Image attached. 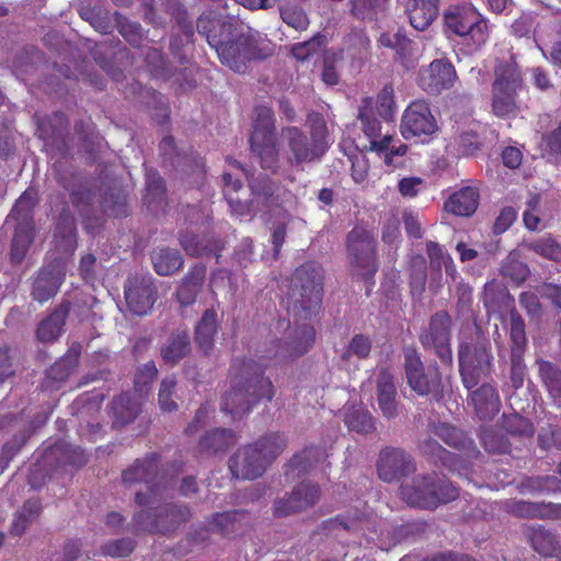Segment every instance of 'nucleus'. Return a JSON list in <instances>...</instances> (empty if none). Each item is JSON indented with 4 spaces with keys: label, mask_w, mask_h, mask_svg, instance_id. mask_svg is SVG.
Masks as SVG:
<instances>
[{
    "label": "nucleus",
    "mask_w": 561,
    "mask_h": 561,
    "mask_svg": "<svg viewBox=\"0 0 561 561\" xmlns=\"http://www.w3.org/2000/svg\"><path fill=\"white\" fill-rule=\"evenodd\" d=\"M316 341V330L304 324L294 331L290 341L275 340L257 358L238 357L229 368L230 388L221 398V411L240 419L262 401L271 402L275 397L272 380L265 371L272 363L280 364L305 355Z\"/></svg>",
    "instance_id": "f257e3e1"
},
{
    "label": "nucleus",
    "mask_w": 561,
    "mask_h": 561,
    "mask_svg": "<svg viewBox=\"0 0 561 561\" xmlns=\"http://www.w3.org/2000/svg\"><path fill=\"white\" fill-rule=\"evenodd\" d=\"M69 126L67 115L57 111L38 122L37 133L45 147L51 152V158H58L53 164L56 182L70 193L71 203L77 206L84 194L77 187L78 173L75 170L65 169L61 162L70 157Z\"/></svg>",
    "instance_id": "f03ea898"
},
{
    "label": "nucleus",
    "mask_w": 561,
    "mask_h": 561,
    "mask_svg": "<svg viewBox=\"0 0 561 561\" xmlns=\"http://www.w3.org/2000/svg\"><path fill=\"white\" fill-rule=\"evenodd\" d=\"M160 493H136L135 501L140 508L126 530L133 535L168 534L187 522L192 514L188 507L172 503L161 504Z\"/></svg>",
    "instance_id": "7ed1b4c3"
},
{
    "label": "nucleus",
    "mask_w": 561,
    "mask_h": 561,
    "mask_svg": "<svg viewBox=\"0 0 561 561\" xmlns=\"http://www.w3.org/2000/svg\"><path fill=\"white\" fill-rule=\"evenodd\" d=\"M288 439L280 432H271L252 444L240 447L229 458V469L237 479L255 480L287 448Z\"/></svg>",
    "instance_id": "20e7f679"
},
{
    "label": "nucleus",
    "mask_w": 561,
    "mask_h": 561,
    "mask_svg": "<svg viewBox=\"0 0 561 561\" xmlns=\"http://www.w3.org/2000/svg\"><path fill=\"white\" fill-rule=\"evenodd\" d=\"M491 84V113L501 119L516 117L522 110L519 93L525 82L519 67L507 60H497Z\"/></svg>",
    "instance_id": "39448f33"
},
{
    "label": "nucleus",
    "mask_w": 561,
    "mask_h": 561,
    "mask_svg": "<svg viewBox=\"0 0 561 561\" xmlns=\"http://www.w3.org/2000/svg\"><path fill=\"white\" fill-rule=\"evenodd\" d=\"M324 272L320 263L307 261L293 272L289 286V298L293 309H300L302 318L316 314L322 305Z\"/></svg>",
    "instance_id": "423d86ee"
},
{
    "label": "nucleus",
    "mask_w": 561,
    "mask_h": 561,
    "mask_svg": "<svg viewBox=\"0 0 561 561\" xmlns=\"http://www.w3.org/2000/svg\"><path fill=\"white\" fill-rule=\"evenodd\" d=\"M254 112L253 130L249 138L250 150L259 159L262 169L275 174L280 163L274 112L265 105L256 106Z\"/></svg>",
    "instance_id": "0eeeda50"
},
{
    "label": "nucleus",
    "mask_w": 561,
    "mask_h": 561,
    "mask_svg": "<svg viewBox=\"0 0 561 561\" xmlns=\"http://www.w3.org/2000/svg\"><path fill=\"white\" fill-rule=\"evenodd\" d=\"M445 32L481 47L490 38L488 20L470 3L450 4L443 11Z\"/></svg>",
    "instance_id": "6e6552de"
},
{
    "label": "nucleus",
    "mask_w": 561,
    "mask_h": 561,
    "mask_svg": "<svg viewBox=\"0 0 561 561\" xmlns=\"http://www.w3.org/2000/svg\"><path fill=\"white\" fill-rule=\"evenodd\" d=\"M181 471L182 463L179 461L165 463L160 468V455L150 453L124 470L122 480L126 488L145 483L147 491H158L159 486L167 488Z\"/></svg>",
    "instance_id": "1a4fd4ad"
},
{
    "label": "nucleus",
    "mask_w": 561,
    "mask_h": 561,
    "mask_svg": "<svg viewBox=\"0 0 561 561\" xmlns=\"http://www.w3.org/2000/svg\"><path fill=\"white\" fill-rule=\"evenodd\" d=\"M346 249L354 274L373 287L379 267L374 234L362 226L354 227L347 233Z\"/></svg>",
    "instance_id": "9d476101"
},
{
    "label": "nucleus",
    "mask_w": 561,
    "mask_h": 561,
    "mask_svg": "<svg viewBox=\"0 0 561 561\" xmlns=\"http://www.w3.org/2000/svg\"><path fill=\"white\" fill-rule=\"evenodd\" d=\"M404 374L411 390L420 397H430L431 400L439 402L444 399V386L442 374L437 366L425 369L421 354L414 346L403 348Z\"/></svg>",
    "instance_id": "9b49d317"
},
{
    "label": "nucleus",
    "mask_w": 561,
    "mask_h": 561,
    "mask_svg": "<svg viewBox=\"0 0 561 561\" xmlns=\"http://www.w3.org/2000/svg\"><path fill=\"white\" fill-rule=\"evenodd\" d=\"M453 320L446 310L433 313L425 328L420 331L419 341L424 351L434 352L446 366L453 365L451 351Z\"/></svg>",
    "instance_id": "f8f14e48"
},
{
    "label": "nucleus",
    "mask_w": 561,
    "mask_h": 561,
    "mask_svg": "<svg viewBox=\"0 0 561 561\" xmlns=\"http://www.w3.org/2000/svg\"><path fill=\"white\" fill-rule=\"evenodd\" d=\"M459 373L463 387L468 390L491 373L492 355L484 343L462 342L458 348Z\"/></svg>",
    "instance_id": "ddd939ff"
},
{
    "label": "nucleus",
    "mask_w": 561,
    "mask_h": 561,
    "mask_svg": "<svg viewBox=\"0 0 561 561\" xmlns=\"http://www.w3.org/2000/svg\"><path fill=\"white\" fill-rule=\"evenodd\" d=\"M280 137L287 148V162L290 165L317 161L327 150L325 144L314 134L309 138L296 126L283 127Z\"/></svg>",
    "instance_id": "4468645a"
},
{
    "label": "nucleus",
    "mask_w": 561,
    "mask_h": 561,
    "mask_svg": "<svg viewBox=\"0 0 561 561\" xmlns=\"http://www.w3.org/2000/svg\"><path fill=\"white\" fill-rule=\"evenodd\" d=\"M400 131L404 139H421L428 141L438 131V124L432 113L430 103L425 100H415L404 110Z\"/></svg>",
    "instance_id": "2eb2a0df"
},
{
    "label": "nucleus",
    "mask_w": 561,
    "mask_h": 561,
    "mask_svg": "<svg viewBox=\"0 0 561 561\" xmlns=\"http://www.w3.org/2000/svg\"><path fill=\"white\" fill-rule=\"evenodd\" d=\"M220 62L234 72L244 73L248 64L259 58L256 42L245 34L231 36L216 50Z\"/></svg>",
    "instance_id": "dca6fc26"
},
{
    "label": "nucleus",
    "mask_w": 561,
    "mask_h": 561,
    "mask_svg": "<svg viewBox=\"0 0 561 561\" xmlns=\"http://www.w3.org/2000/svg\"><path fill=\"white\" fill-rule=\"evenodd\" d=\"M510 339H511V371L510 381L514 390L520 389L524 385L526 365L524 352L527 346L525 322L519 312L513 308L510 311Z\"/></svg>",
    "instance_id": "f3484780"
},
{
    "label": "nucleus",
    "mask_w": 561,
    "mask_h": 561,
    "mask_svg": "<svg viewBox=\"0 0 561 561\" xmlns=\"http://www.w3.org/2000/svg\"><path fill=\"white\" fill-rule=\"evenodd\" d=\"M157 294L153 278L147 275L129 276L124 286L127 308L136 316H146L151 311Z\"/></svg>",
    "instance_id": "a211bd4d"
},
{
    "label": "nucleus",
    "mask_w": 561,
    "mask_h": 561,
    "mask_svg": "<svg viewBox=\"0 0 561 561\" xmlns=\"http://www.w3.org/2000/svg\"><path fill=\"white\" fill-rule=\"evenodd\" d=\"M416 471L413 457L402 448L385 447L377 461L378 477L386 482L398 481Z\"/></svg>",
    "instance_id": "6ab92c4d"
},
{
    "label": "nucleus",
    "mask_w": 561,
    "mask_h": 561,
    "mask_svg": "<svg viewBox=\"0 0 561 561\" xmlns=\"http://www.w3.org/2000/svg\"><path fill=\"white\" fill-rule=\"evenodd\" d=\"M432 433L449 447L456 449L459 457V471L468 470L471 461L481 456L474 442L461 430L447 423L433 425Z\"/></svg>",
    "instance_id": "aec40b11"
},
{
    "label": "nucleus",
    "mask_w": 561,
    "mask_h": 561,
    "mask_svg": "<svg viewBox=\"0 0 561 561\" xmlns=\"http://www.w3.org/2000/svg\"><path fill=\"white\" fill-rule=\"evenodd\" d=\"M457 72L447 59H435L419 72L417 84L428 94L438 95L454 87Z\"/></svg>",
    "instance_id": "412c9836"
},
{
    "label": "nucleus",
    "mask_w": 561,
    "mask_h": 561,
    "mask_svg": "<svg viewBox=\"0 0 561 561\" xmlns=\"http://www.w3.org/2000/svg\"><path fill=\"white\" fill-rule=\"evenodd\" d=\"M248 525V515L243 511L221 512L213 515L209 527H202L192 534L194 541H205L209 533H218L224 537H232L242 533Z\"/></svg>",
    "instance_id": "4be33fe9"
},
{
    "label": "nucleus",
    "mask_w": 561,
    "mask_h": 561,
    "mask_svg": "<svg viewBox=\"0 0 561 561\" xmlns=\"http://www.w3.org/2000/svg\"><path fill=\"white\" fill-rule=\"evenodd\" d=\"M44 461L57 468L79 469L87 465L88 456L81 447L57 440L44 451Z\"/></svg>",
    "instance_id": "5701e85b"
},
{
    "label": "nucleus",
    "mask_w": 561,
    "mask_h": 561,
    "mask_svg": "<svg viewBox=\"0 0 561 561\" xmlns=\"http://www.w3.org/2000/svg\"><path fill=\"white\" fill-rule=\"evenodd\" d=\"M328 458L327 450L321 446L310 445L296 453L285 465L286 481L301 480L317 463Z\"/></svg>",
    "instance_id": "b1692460"
},
{
    "label": "nucleus",
    "mask_w": 561,
    "mask_h": 561,
    "mask_svg": "<svg viewBox=\"0 0 561 561\" xmlns=\"http://www.w3.org/2000/svg\"><path fill=\"white\" fill-rule=\"evenodd\" d=\"M468 400L469 404L473 407L476 415L481 421L493 420L502 408L496 387L489 382H484L474 390H471Z\"/></svg>",
    "instance_id": "393cba45"
},
{
    "label": "nucleus",
    "mask_w": 561,
    "mask_h": 561,
    "mask_svg": "<svg viewBox=\"0 0 561 561\" xmlns=\"http://www.w3.org/2000/svg\"><path fill=\"white\" fill-rule=\"evenodd\" d=\"M410 25L420 32L426 31L439 15L440 0H402Z\"/></svg>",
    "instance_id": "a878e982"
},
{
    "label": "nucleus",
    "mask_w": 561,
    "mask_h": 561,
    "mask_svg": "<svg viewBox=\"0 0 561 561\" xmlns=\"http://www.w3.org/2000/svg\"><path fill=\"white\" fill-rule=\"evenodd\" d=\"M180 244L190 256H215L217 262L225 247L224 241L211 233L203 236L193 233L181 234Z\"/></svg>",
    "instance_id": "bb28decb"
},
{
    "label": "nucleus",
    "mask_w": 561,
    "mask_h": 561,
    "mask_svg": "<svg viewBox=\"0 0 561 561\" xmlns=\"http://www.w3.org/2000/svg\"><path fill=\"white\" fill-rule=\"evenodd\" d=\"M224 196L227 201L230 211L236 216H250L256 207L254 201H247L240 197V192L243 190V183L240 179L233 178L230 172H224Z\"/></svg>",
    "instance_id": "cd10ccee"
},
{
    "label": "nucleus",
    "mask_w": 561,
    "mask_h": 561,
    "mask_svg": "<svg viewBox=\"0 0 561 561\" xmlns=\"http://www.w3.org/2000/svg\"><path fill=\"white\" fill-rule=\"evenodd\" d=\"M416 449L420 455L425 457L436 467H445L450 471H459V457L444 448L436 439L431 436L419 439Z\"/></svg>",
    "instance_id": "c85d7f7f"
},
{
    "label": "nucleus",
    "mask_w": 561,
    "mask_h": 561,
    "mask_svg": "<svg viewBox=\"0 0 561 561\" xmlns=\"http://www.w3.org/2000/svg\"><path fill=\"white\" fill-rule=\"evenodd\" d=\"M506 511L519 518L553 519L561 517V504L553 503L512 501L506 503Z\"/></svg>",
    "instance_id": "c756f323"
},
{
    "label": "nucleus",
    "mask_w": 561,
    "mask_h": 561,
    "mask_svg": "<svg viewBox=\"0 0 561 561\" xmlns=\"http://www.w3.org/2000/svg\"><path fill=\"white\" fill-rule=\"evenodd\" d=\"M206 271L204 264L197 263L184 275L175 293L176 299L182 306H191L195 302L205 282Z\"/></svg>",
    "instance_id": "7c9ffc66"
},
{
    "label": "nucleus",
    "mask_w": 561,
    "mask_h": 561,
    "mask_svg": "<svg viewBox=\"0 0 561 561\" xmlns=\"http://www.w3.org/2000/svg\"><path fill=\"white\" fill-rule=\"evenodd\" d=\"M247 181L252 196L251 198H247V201L255 202L256 207L252 213V215H254L271 205L278 190V185L268 175L260 174L254 176L253 172L247 178Z\"/></svg>",
    "instance_id": "2f4dec72"
},
{
    "label": "nucleus",
    "mask_w": 561,
    "mask_h": 561,
    "mask_svg": "<svg viewBox=\"0 0 561 561\" xmlns=\"http://www.w3.org/2000/svg\"><path fill=\"white\" fill-rule=\"evenodd\" d=\"M61 283L62 277L55 266L42 267L33 282L31 296L34 300L44 304L58 293Z\"/></svg>",
    "instance_id": "473e14b6"
},
{
    "label": "nucleus",
    "mask_w": 561,
    "mask_h": 561,
    "mask_svg": "<svg viewBox=\"0 0 561 561\" xmlns=\"http://www.w3.org/2000/svg\"><path fill=\"white\" fill-rule=\"evenodd\" d=\"M218 329L217 311L214 308L206 309L194 330L195 343L203 354L209 355L213 351Z\"/></svg>",
    "instance_id": "72a5a7b5"
},
{
    "label": "nucleus",
    "mask_w": 561,
    "mask_h": 561,
    "mask_svg": "<svg viewBox=\"0 0 561 561\" xmlns=\"http://www.w3.org/2000/svg\"><path fill=\"white\" fill-rule=\"evenodd\" d=\"M237 442L238 436L232 430L213 428L199 438L198 449L207 455L226 454Z\"/></svg>",
    "instance_id": "f704fd0d"
},
{
    "label": "nucleus",
    "mask_w": 561,
    "mask_h": 561,
    "mask_svg": "<svg viewBox=\"0 0 561 561\" xmlns=\"http://www.w3.org/2000/svg\"><path fill=\"white\" fill-rule=\"evenodd\" d=\"M377 402L385 417L390 420L398 415L397 388L393 376L387 370L377 378Z\"/></svg>",
    "instance_id": "c9c22d12"
},
{
    "label": "nucleus",
    "mask_w": 561,
    "mask_h": 561,
    "mask_svg": "<svg viewBox=\"0 0 561 561\" xmlns=\"http://www.w3.org/2000/svg\"><path fill=\"white\" fill-rule=\"evenodd\" d=\"M70 308L71 304L69 301H62L47 318L39 322L36 336L41 342H53L60 335Z\"/></svg>",
    "instance_id": "e433bc0d"
},
{
    "label": "nucleus",
    "mask_w": 561,
    "mask_h": 561,
    "mask_svg": "<svg viewBox=\"0 0 561 561\" xmlns=\"http://www.w3.org/2000/svg\"><path fill=\"white\" fill-rule=\"evenodd\" d=\"M479 190L473 186H465L450 195L445 208L457 216L469 217L479 206Z\"/></svg>",
    "instance_id": "4c0bfd02"
},
{
    "label": "nucleus",
    "mask_w": 561,
    "mask_h": 561,
    "mask_svg": "<svg viewBox=\"0 0 561 561\" xmlns=\"http://www.w3.org/2000/svg\"><path fill=\"white\" fill-rule=\"evenodd\" d=\"M153 270L160 276H170L182 270L184 259L176 249L156 248L150 255Z\"/></svg>",
    "instance_id": "58836bf2"
},
{
    "label": "nucleus",
    "mask_w": 561,
    "mask_h": 561,
    "mask_svg": "<svg viewBox=\"0 0 561 561\" xmlns=\"http://www.w3.org/2000/svg\"><path fill=\"white\" fill-rule=\"evenodd\" d=\"M191 352V339L186 331L173 332L161 347L160 354L169 366H175Z\"/></svg>",
    "instance_id": "ea45409f"
},
{
    "label": "nucleus",
    "mask_w": 561,
    "mask_h": 561,
    "mask_svg": "<svg viewBox=\"0 0 561 561\" xmlns=\"http://www.w3.org/2000/svg\"><path fill=\"white\" fill-rule=\"evenodd\" d=\"M113 425L122 427L131 423L140 413V404L130 393L123 392L112 401Z\"/></svg>",
    "instance_id": "a19ab883"
},
{
    "label": "nucleus",
    "mask_w": 561,
    "mask_h": 561,
    "mask_svg": "<svg viewBox=\"0 0 561 561\" xmlns=\"http://www.w3.org/2000/svg\"><path fill=\"white\" fill-rule=\"evenodd\" d=\"M35 225L16 224L11 241L10 261L20 264L26 256L30 247L34 242Z\"/></svg>",
    "instance_id": "79ce46f5"
},
{
    "label": "nucleus",
    "mask_w": 561,
    "mask_h": 561,
    "mask_svg": "<svg viewBox=\"0 0 561 561\" xmlns=\"http://www.w3.org/2000/svg\"><path fill=\"white\" fill-rule=\"evenodd\" d=\"M318 494L319 493H286L283 499L275 502L274 514L278 517H283L305 511L317 501Z\"/></svg>",
    "instance_id": "37998d69"
},
{
    "label": "nucleus",
    "mask_w": 561,
    "mask_h": 561,
    "mask_svg": "<svg viewBox=\"0 0 561 561\" xmlns=\"http://www.w3.org/2000/svg\"><path fill=\"white\" fill-rule=\"evenodd\" d=\"M38 203L37 191L33 187L25 190L15 202L7 221L14 220L16 224L34 225L33 213Z\"/></svg>",
    "instance_id": "c03bdc74"
},
{
    "label": "nucleus",
    "mask_w": 561,
    "mask_h": 561,
    "mask_svg": "<svg viewBox=\"0 0 561 561\" xmlns=\"http://www.w3.org/2000/svg\"><path fill=\"white\" fill-rule=\"evenodd\" d=\"M528 537L533 549L542 557H554L560 549L556 535L543 526L529 528Z\"/></svg>",
    "instance_id": "a18cd8bd"
},
{
    "label": "nucleus",
    "mask_w": 561,
    "mask_h": 561,
    "mask_svg": "<svg viewBox=\"0 0 561 561\" xmlns=\"http://www.w3.org/2000/svg\"><path fill=\"white\" fill-rule=\"evenodd\" d=\"M456 494L457 493H401V499L411 507L435 510L440 504L456 500Z\"/></svg>",
    "instance_id": "49530a36"
},
{
    "label": "nucleus",
    "mask_w": 561,
    "mask_h": 561,
    "mask_svg": "<svg viewBox=\"0 0 561 561\" xmlns=\"http://www.w3.org/2000/svg\"><path fill=\"white\" fill-rule=\"evenodd\" d=\"M358 119L362 124V130L368 139L381 137L382 124L376 117L373 98L362 99L358 108Z\"/></svg>",
    "instance_id": "de8ad7c7"
},
{
    "label": "nucleus",
    "mask_w": 561,
    "mask_h": 561,
    "mask_svg": "<svg viewBox=\"0 0 561 561\" xmlns=\"http://www.w3.org/2000/svg\"><path fill=\"white\" fill-rule=\"evenodd\" d=\"M484 450L490 455H508L512 444L508 438L492 426H482L479 434Z\"/></svg>",
    "instance_id": "09e8293b"
},
{
    "label": "nucleus",
    "mask_w": 561,
    "mask_h": 561,
    "mask_svg": "<svg viewBox=\"0 0 561 561\" xmlns=\"http://www.w3.org/2000/svg\"><path fill=\"white\" fill-rule=\"evenodd\" d=\"M388 0H350V13L359 21L373 22L387 9Z\"/></svg>",
    "instance_id": "8fccbe9b"
},
{
    "label": "nucleus",
    "mask_w": 561,
    "mask_h": 561,
    "mask_svg": "<svg viewBox=\"0 0 561 561\" xmlns=\"http://www.w3.org/2000/svg\"><path fill=\"white\" fill-rule=\"evenodd\" d=\"M79 15L101 34H110L113 30L111 13L103 7L82 4Z\"/></svg>",
    "instance_id": "3c124183"
},
{
    "label": "nucleus",
    "mask_w": 561,
    "mask_h": 561,
    "mask_svg": "<svg viewBox=\"0 0 561 561\" xmlns=\"http://www.w3.org/2000/svg\"><path fill=\"white\" fill-rule=\"evenodd\" d=\"M539 378L553 399H561V369L553 363L545 359L536 362Z\"/></svg>",
    "instance_id": "603ef678"
},
{
    "label": "nucleus",
    "mask_w": 561,
    "mask_h": 561,
    "mask_svg": "<svg viewBox=\"0 0 561 561\" xmlns=\"http://www.w3.org/2000/svg\"><path fill=\"white\" fill-rule=\"evenodd\" d=\"M41 511L42 505L38 499L33 497L27 500L22 510L16 513L10 527V534L21 537L25 533L28 524L39 516Z\"/></svg>",
    "instance_id": "864d4df0"
},
{
    "label": "nucleus",
    "mask_w": 561,
    "mask_h": 561,
    "mask_svg": "<svg viewBox=\"0 0 561 561\" xmlns=\"http://www.w3.org/2000/svg\"><path fill=\"white\" fill-rule=\"evenodd\" d=\"M55 240L58 247H64L66 251L73 252L77 247L76 225L72 216L60 214L55 230Z\"/></svg>",
    "instance_id": "5fc2aeb1"
},
{
    "label": "nucleus",
    "mask_w": 561,
    "mask_h": 561,
    "mask_svg": "<svg viewBox=\"0 0 561 561\" xmlns=\"http://www.w3.org/2000/svg\"><path fill=\"white\" fill-rule=\"evenodd\" d=\"M501 425L503 430L512 436L529 438L534 435L531 421L518 413L503 414Z\"/></svg>",
    "instance_id": "6e6d98bb"
},
{
    "label": "nucleus",
    "mask_w": 561,
    "mask_h": 561,
    "mask_svg": "<svg viewBox=\"0 0 561 561\" xmlns=\"http://www.w3.org/2000/svg\"><path fill=\"white\" fill-rule=\"evenodd\" d=\"M75 131L88 153H94L100 149L103 138L95 131V125L91 118L77 121Z\"/></svg>",
    "instance_id": "4d7b16f0"
},
{
    "label": "nucleus",
    "mask_w": 561,
    "mask_h": 561,
    "mask_svg": "<svg viewBox=\"0 0 561 561\" xmlns=\"http://www.w3.org/2000/svg\"><path fill=\"white\" fill-rule=\"evenodd\" d=\"M145 203L148 207L163 204L165 201V183L158 171L150 170L146 174Z\"/></svg>",
    "instance_id": "13d9d810"
},
{
    "label": "nucleus",
    "mask_w": 561,
    "mask_h": 561,
    "mask_svg": "<svg viewBox=\"0 0 561 561\" xmlns=\"http://www.w3.org/2000/svg\"><path fill=\"white\" fill-rule=\"evenodd\" d=\"M102 208L108 216L115 218L128 215L127 197L121 190H110L102 196Z\"/></svg>",
    "instance_id": "bf43d9fd"
},
{
    "label": "nucleus",
    "mask_w": 561,
    "mask_h": 561,
    "mask_svg": "<svg viewBox=\"0 0 561 561\" xmlns=\"http://www.w3.org/2000/svg\"><path fill=\"white\" fill-rule=\"evenodd\" d=\"M347 428L359 434H368L375 431L373 415L360 408H353L345 414L344 420Z\"/></svg>",
    "instance_id": "052dcab7"
},
{
    "label": "nucleus",
    "mask_w": 561,
    "mask_h": 561,
    "mask_svg": "<svg viewBox=\"0 0 561 561\" xmlns=\"http://www.w3.org/2000/svg\"><path fill=\"white\" fill-rule=\"evenodd\" d=\"M526 248L543 259L561 262V243L551 236L528 242Z\"/></svg>",
    "instance_id": "680f3d73"
},
{
    "label": "nucleus",
    "mask_w": 561,
    "mask_h": 561,
    "mask_svg": "<svg viewBox=\"0 0 561 561\" xmlns=\"http://www.w3.org/2000/svg\"><path fill=\"white\" fill-rule=\"evenodd\" d=\"M116 28L118 33L127 41L130 45L138 47L142 42V28L138 22H131L119 12H114Z\"/></svg>",
    "instance_id": "e2e57ef3"
},
{
    "label": "nucleus",
    "mask_w": 561,
    "mask_h": 561,
    "mask_svg": "<svg viewBox=\"0 0 561 561\" xmlns=\"http://www.w3.org/2000/svg\"><path fill=\"white\" fill-rule=\"evenodd\" d=\"M136 545L131 538L113 539L100 547V553L113 559L127 558L135 551Z\"/></svg>",
    "instance_id": "0e129e2a"
},
{
    "label": "nucleus",
    "mask_w": 561,
    "mask_h": 561,
    "mask_svg": "<svg viewBox=\"0 0 561 561\" xmlns=\"http://www.w3.org/2000/svg\"><path fill=\"white\" fill-rule=\"evenodd\" d=\"M412 491H457L451 484L443 480L438 473L430 472L426 474H419L413 480Z\"/></svg>",
    "instance_id": "69168bd1"
},
{
    "label": "nucleus",
    "mask_w": 561,
    "mask_h": 561,
    "mask_svg": "<svg viewBox=\"0 0 561 561\" xmlns=\"http://www.w3.org/2000/svg\"><path fill=\"white\" fill-rule=\"evenodd\" d=\"M165 7L167 12L174 19L182 33L187 38H192L194 35V27L190 21L185 5L180 0H168Z\"/></svg>",
    "instance_id": "338daca9"
},
{
    "label": "nucleus",
    "mask_w": 561,
    "mask_h": 561,
    "mask_svg": "<svg viewBox=\"0 0 561 561\" xmlns=\"http://www.w3.org/2000/svg\"><path fill=\"white\" fill-rule=\"evenodd\" d=\"M145 61L150 75L157 79L167 80L171 77L168 62L160 49L149 48L145 56Z\"/></svg>",
    "instance_id": "774afa93"
}]
</instances>
